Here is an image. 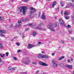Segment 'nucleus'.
I'll return each instance as SVG.
<instances>
[{"label":"nucleus","instance_id":"obj_1","mask_svg":"<svg viewBox=\"0 0 74 74\" xmlns=\"http://www.w3.org/2000/svg\"><path fill=\"white\" fill-rule=\"evenodd\" d=\"M19 10H20V12H22L23 15H25L26 13V6H21L19 7Z\"/></svg>","mask_w":74,"mask_h":74},{"label":"nucleus","instance_id":"obj_2","mask_svg":"<svg viewBox=\"0 0 74 74\" xmlns=\"http://www.w3.org/2000/svg\"><path fill=\"white\" fill-rule=\"evenodd\" d=\"M56 61H55L54 60H53L52 61V63H53V65L54 67L57 68L58 67V64L56 63Z\"/></svg>","mask_w":74,"mask_h":74},{"label":"nucleus","instance_id":"obj_3","mask_svg":"<svg viewBox=\"0 0 74 74\" xmlns=\"http://www.w3.org/2000/svg\"><path fill=\"white\" fill-rule=\"evenodd\" d=\"M59 22L60 24L61 25H64V27H66V25L65 23H64V22H63V21L62 20V19H60L59 20Z\"/></svg>","mask_w":74,"mask_h":74},{"label":"nucleus","instance_id":"obj_4","mask_svg":"<svg viewBox=\"0 0 74 74\" xmlns=\"http://www.w3.org/2000/svg\"><path fill=\"white\" fill-rule=\"evenodd\" d=\"M37 57L39 59L43 58V55L42 54H39L37 55Z\"/></svg>","mask_w":74,"mask_h":74},{"label":"nucleus","instance_id":"obj_5","mask_svg":"<svg viewBox=\"0 0 74 74\" xmlns=\"http://www.w3.org/2000/svg\"><path fill=\"white\" fill-rule=\"evenodd\" d=\"M8 69L10 71H14L15 70V68L12 67H8Z\"/></svg>","mask_w":74,"mask_h":74},{"label":"nucleus","instance_id":"obj_6","mask_svg":"<svg viewBox=\"0 0 74 74\" xmlns=\"http://www.w3.org/2000/svg\"><path fill=\"white\" fill-rule=\"evenodd\" d=\"M30 60H29L26 62L25 61H23L22 62L23 63L25 64H29L30 63Z\"/></svg>","mask_w":74,"mask_h":74},{"label":"nucleus","instance_id":"obj_7","mask_svg":"<svg viewBox=\"0 0 74 74\" xmlns=\"http://www.w3.org/2000/svg\"><path fill=\"white\" fill-rule=\"evenodd\" d=\"M28 47L29 49H30L31 48L34 47V45H33L32 44H29L28 45Z\"/></svg>","mask_w":74,"mask_h":74},{"label":"nucleus","instance_id":"obj_8","mask_svg":"<svg viewBox=\"0 0 74 74\" xmlns=\"http://www.w3.org/2000/svg\"><path fill=\"white\" fill-rule=\"evenodd\" d=\"M52 26V23H50L48 25H47V27L48 29H51Z\"/></svg>","mask_w":74,"mask_h":74},{"label":"nucleus","instance_id":"obj_9","mask_svg":"<svg viewBox=\"0 0 74 74\" xmlns=\"http://www.w3.org/2000/svg\"><path fill=\"white\" fill-rule=\"evenodd\" d=\"M66 67L69 68L70 69H72V66L71 65H66Z\"/></svg>","mask_w":74,"mask_h":74},{"label":"nucleus","instance_id":"obj_10","mask_svg":"<svg viewBox=\"0 0 74 74\" xmlns=\"http://www.w3.org/2000/svg\"><path fill=\"white\" fill-rule=\"evenodd\" d=\"M45 58L46 59H49V57L47 55H44L43 56V58Z\"/></svg>","mask_w":74,"mask_h":74},{"label":"nucleus","instance_id":"obj_11","mask_svg":"<svg viewBox=\"0 0 74 74\" xmlns=\"http://www.w3.org/2000/svg\"><path fill=\"white\" fill-rule=\"evenodd\" d=\"M41 18L42 19L44 20V19H45V18H46V17H45V16L44 15V14H43L42 15V16Z\"/></svg>","mask_w":74,"mask_h":74},{"label":"nucleus","instance_id":"obj_12","mask_svg":"<svg viewBox=\"0 0 74 74\" xmlns=\"http://www.w3.org/2000/svg\"><path fill=\"white\" fill-rule=\"evenodd\" d=\"M6 32V31L5 30H2V29H0V32L2 33H5Z\"/></svg>","mask_w":74,"mask_h":74},{"label":"nucleus","instance_id":"obj_13","mask_svg":"<svg viewBox=\"0 0 74 74\" xmlns=\"http://www.w3.org/2000/svg\"><path fill=\"white\" fill-rule=\"evenodd\" d=\"M64 56H62L61 57H60L59 59H58V60H62L63 59H64Z\"/></svg>","mask_w":74,"mask_h":74},{"label":"nucleus","instance_id":"obj_14","mask_svg":"<svg viewBox=\"0 0 74 74\" xmlns=\"http://www.w3.org/2000/svg\"><path fill=\"white\" fill-rule=\"evenodd\" d=\"M42 66H48V65L44 62H43Z\"/></svg>","mask_w":74,"mask_h":74},{"label":"nucleus","instance_id":"obj_15","mask_svg":"<svg viewBox=\"0 0 74 74\" xmlns=\"http://www.w3.org/2000/svg\"><path fill=\"white\" fill-rule=\"evenodd\" d=\"M0 55L1 58H4V56H5V54H0Z\"/></svg>","mask_w":74,"mask_h":74},{"label":"nucleus","instance_id":"obj_16","mask_svg":"<svg viewBox=\"0 0 74 74\" xmlns=\"http://www.w3.org/2000/svg\"><path fill=\"white\" fill-rule=\"evenodd\" d=\"M68 14H69V13H68V12H67V11H66L64 12V15H67Z\"/></svg>","mask_w":74,"mask_h":74},{"label":"nucleus","instance_id":"obj_17","mask_svg":"<svg viewBox=\"0 0 74 74\" xmlns=\"http://www.w3.org/2000/svg\"><path fill=\"white\" fill-rule=\"evenodd\" d=\"M56 4V1H54L53 3V7H54V6Z\"/></svg>","mask_w":74,"mask_h":74},{"label":"nucleus","instance_id":"obj_18","mask_svg":"<svg viewBox=\"0 0 74 74\" xmlns=\"http://www.w3.org/2000/svg\"><path fill=\"white\" fill-rule=\"evenodd\" d=\"M0 19H1V21H4V17H1V18Z\"/></svg>","mask_w":74,"mask_h":74},{"label":"nucleus","instance_id":"obj_19","mask_svg":"<svg viewBox=\"0 0 74 74\" xmlns=\"http://www.w3.org/2000/svg\"><path fill=\"white\" fill-rule=\"evenodd\" d=\"M0 48L1 49L3 48V46L2 44H0Z\"/></svg>","mask_w":74,"mask_h":74},{"label":"nucleus","instance_id":"obj_20","mask_svg":"<svg viewBox=\"0 0 74 74\" xmlns=\"http://www.w3.org/2000/svg\"><path fill=\"white\" fill-rule=\"evenodd\" d=\"M36 29H38L39 30H41V27H36L35 28Z\"/></svg>","mask_w":74,"mask_h":74},{"label":"nucleus","instance_id":"obj_21","mask_svg":"<svg viewBox=\"0 0 74 74\" xmlns=\"http://www.w3.org/2000/svg\"><path fill=\"white\" fill-rule=\"evenodd\" d=\"M54 26L55 27H57V26H58V24L56 23H55L54 24Z\"/></svg>","mask_w":74,"mask_h":74},{"label":"nucleus","instance_id":"obj_22","mask_svg":"<svg viewBox=\"0 0 74 74\" xmlns=\"http://www.w3.org/2000/svg\"><path fill=\"white\" fill-rule=\"evenodd\" d=\"M60 66L61 67H63V66H64V63H61L60 64Z\"/></svg>","mask_w":74,"mask_h":74},{"label":"nucleus","instance_id":"obj_23","mask_svg":"<svg viewBox=\"0 0 74 74\" xmlns=\"http://www.w3.org/2000/svg\"><path fill=\"white\" fill-rule=\"evenodd\" d=\"M64 17L66 19H69V16H65Z\"/></svg>","mask_w":74,"mask_h":74},{"label":"nucleus","instance_id":"obj_24","mask_svg":"<svg viewBox=\"0 0 74 74\" xmlns=\"http://www.w3.org/2000/svg\"><path fill=\"white\" fill-rule=\"evenodd\" d=\"M50 29L52 32H55V29H54L53 28H51Z\"/></svg>","mask_w":74,"mask_h":74},{"label":"nucleus","instance_id":"obj_25","mask_svg":"<svg viewBox=\"0 0 74 74\" xmlns=\"http://www.w3.org/2000/svg\"><path fill=\"white\" fill-rule=\"evenodd\" d=\"M18 25H16L14 27V29H16L17 28V27H18Z\"/></svg>","mask_w":74,"mask_h":74},{"label":"nucleus","instance_id":"obj_26","mask_svg":"<svg viewBox=\"0 0 74 74\" xmlns=\"http://www.w3.org/2000/svg\"><path fill=\"white\" fill-rule=\"evenodd\" d=\"M33 35L34 36H36V32H33Z\"/></svg>","mask_w":74,"mask_h":74},{"label":"nucleus","instance_id":"obj_27","mask_svg":"<svg viewBox=\"0 0 74 74\" xmlns=\"http://www.w3.org/2000/svg\"><path fill=\"white\" fill-rule=\"evenodd\" d=\"M32 64H33L36 65V64H37V62H33Z\"/></svg>","mask_w":74,"mask_h":74},{"label":"nucleus","instance_id":"obj_28","mask_svg":"<svg viewBox=\"0 0 74 74\" xmlns=\"http://www.w3.org/2000/svg\"><path fill=\"white\" fill-rule=\"evenodd\" d=\"M44 25V24L43 23H41L40 24H39L38 25L40 26H42V25Z\"/></svg>","mask_w":74,"mask_h":74},{"label":"nucleus","instance_id":"obj_29","mask_svg":"<svg viewBox=\"0 0 74 74\" xmlns=\"http://www.w3.org/2000/svg\"><path fill=\"white\" fill-rule=\"evenodd\" d=\"M0 36L1 37H4V35L1 33H0Z\"/></svg>","mask_w":74,"mask_h":74},{"label":"nucleus","instance_id":"obj_30","mask_svg":"<svg viewBox=\"0 0 74 74\" xmlns=\"http://www.w3.org/2000/svg\"><path fill=\"white\" fill-rule=\"evenodd\" d=\"M16 44L17 46H19V45H20V44H19V42L16 43Z\"/></svg>","mask_w":74,"mask_h":74},{"label":"nucleus","instance_id":"obj_31","mask_svg":"<svg viewBox=\"0 0 74 74\" xmlns=\"http://www.w3.org/2000/svg\"><path fill=\"white\" fill-rule=\"evenodd\" d=\"M68 33H69V34H71L72 32V31L71 30H68Z\"/></svg>","mask_w":74,"mask_h":74},{"label":"nucleus","instance_id":"obj_32","mask_svg":"<svg viewBox=\"0 0 74 74\" xmlns=\"http://www.w3.org/2000/svg\"><path fill=\"white\" fill-rule=\"evenodd\" d=\"M28 25L29 26H33V23L32 24H29Z\"/></svg>","mask_w":74,"mask_h":74},{"label":"nucleus","instance_id":"obj_33","mask_svg":"<svg viewBox=\"0 0 74 74\" xmlns=\"http://www.w3.org/2000/svg\"><path fill=\"white\" fill-rule=\"evenodd\" d=\"M43 63V62H39V63L40 64V65H41L42 66V64Z\"/></svg>","mask_w":74,"mask_h":74},{"label":"nucleus","instance_id":"obj_34","mask_svg":"<svg viewBox=\"0 0 74 74\" xmlns=\"http://www.w3.org/2000/svg\"><path fill=\"white\" fill-rule=\"evenodd\" d=\"M6 56H8V55H9V53H8V52H7L6 53Z\"/></svg>","mask_w":74,"mask_h":74},{"label":"nucleus","instance_id":"obj_35","mask_svg":"<svg viewBox=\"0 0 74 74\" xmlns=\"http://www.w3.org/2000/svg\"><path fill=\"white\" fill-rule=\"evenodd\" d=\"M34 13V12L33 11H31L30 12V14H33Z\"/></svg>","mask_w":74,"mask_h":74},{"label":"nucleus","instance_id":"obj_36","mask_svg":"<svg viewBox=\"0 0 74 74\" xmlns=\"http://www.w3.org/2000/svg\"><path fill=\"white\" fill-rule=\"evenodd\" d=\"M21 52V50L19 49L17 51V53H19V52Z\"/></svg>","mask_w":74,"mask_h":74},{"label":"nucleus","instance_id":"obj_37","mask_svg":"<svg viewBox=\"0 0 74 74\" xmlns=\"http://www.w3.org/2000/svg\"><path fill=\"white\" fill-rule=\"evenodd\" d=\"M36 25L35 23H32V26H36Z\"/></svg>","mask_w":74,"mask_h":74},{"label":"nucleus","instance_id":"obj_38","mask_svg":"<svg viewBox=\"0 0 74 74\" xmlns=\"http://www.w3.org/2000/svg\"><path fill=\"white\" fill-rule=\"evenodd\" d=\"M29 20V19L28 18H27L25 19L26 21H28Z\"/></svg>","mask_w":74,"mask_h":74},{"label":"nucleus","instance_id":"obj_39","mask_svg":"<svg viewBox=\"0 0 74 74\" xmlns=\"http://www.w3.org/2000/svg\"><path fill=\"white\" fill-rule=\"evenodd\" d=\"M67 28H69L70 27H71V26H70V25H68L67 26Z\"/></svg>","mask_w":74,"mask_h":74},{"label":"nucleus","instance_id":"obj_40","mask_svg":"<svg viewBox=\"0 0 74 74\" xmlns=\"http://www.w3.org/2000/svg\"><path fill=\"white\" fill-rule=\"evenodd\" d=\"M41 44V42H38V43L37 44V45H39V44Z\"/></svg>","mask_w":74,"mask_h":74},{"label":"nucleus","instance_id":"obj_41","mask_svg":"<svg viewBox=\"0 0 74 74\" xmlns=\"http://www.w3.org/2000/svg\"><path fill=\"white\" fill-rule=\"evenodd\" d=\"M29 29V28H27L26 29V32H27L28 31V30Z\"/></svg>","mask_w":74,"mask_h":74},{"label":"nucleus","instance_id":"obj_42","mask_svg":"<svg viewBox=\"0 0 74 74\" xmlns=\"http://www.w3.org/2000/svg\"><path fill=\"white\" fill-rule=\"evenodd\" d=\"M60 43H61V44H64V42L63 41H61L60 42Z\"/></svg>","mask_w":74,"mask_h":74},{"label":"nucleus","instance_id":"obj_43","mask_svg":"<svg viewBox=\"0 0 74 74\" xmlns=\"http://www.w3.org/2000/svg\"><path fill=\"white\" fill-rule=\"evenodd\" d=\"M18 23H21V21L19 20L18 21Z\"/></svg>","mask_w":74,"mask_h":74},{"label":"nucleus","instance_id":"obj_44","mask_svg":"<svg viewBox=\"0 0 74 74\" xmlns=\"http://www.w3.org/2000/svg\"><path fill=\"white\" fill-rule=\"evenodd\" d=\"M13 58L14 59H15V60H17V58H16L15 57H14Z\"/></svg>","mask_w":74,"mask_h":74},{"label":"nucleus","instance_id":"obj_45","mask_svg":"<svg viewBox=\"0 0 74 74\" xmlns=\"http://www.w3.org/2000/svg\"><path fill=\"white\" fill-rule=\"evenodd\" d=\"M69 5H72V4L71 3H68Z\"/></svg>","mask_w":74,"mask_h":74},{"label":"nucleus","instance_id":"obj_46","mask_svg":"<svg viewBox=\"0 0 74 74\" xmlns=\"http://www.w3.org/2000/svg\"><path fill=\"white\" fill-rule=\"evenodd\" d=\"M22 37V38H24L25 37V35H24V34H23Z\"/></svg>","mask_w":74,"mask_h":74},{"label":"nucleus","instance_id":"obj_47","mask_svg":"<svg viewBox=\"0 0 74 74\" xmlns=\"http://www.w3.org/2000/svg\"><path fill=\"white\" fill-rule=\"evenodd\" d=\"M70 6H66V7H65V8H70Z\"/></svg>","mask_w":74,"mask_h":74},{"label":"nucleus","instance_id":"obj_48","mask_svg":"<svg viewBox=\"0 0 74 74\" xmlns=\"http://www.w3.org/2000/svg\"><path fill=\"white\" fill-rule=\"evenodd\" d=\"M29 0H23V1L24 2H26V1H28Z\"/></svg>","mask_w":74,"mask_h":74},{"label":"nucleus","instance_id":"obj_49","mask_svg":"<svg viewBox=\"0 0 74 74\" xmlns=\"http://www.w3.org/2000/svg\"><path fill=\"white\" fill-rule=\"evenodd\" d=\"M67 62L68 63H69V62H70V60L69 59L68 60Z\"/></svg>","mask_w":74,"mask_h":74},{"label":"nucleus","instance_id":"obj_50","mask_svg":"<svg viewBox=\"0 0 74 74\" xmlns=\"http://www.w3.org/2000/svg\"><path fill=\"white\" fill-rule=\"evenodd\" d=\"M38 73H39V71H37L36 72V74H37V73L38 74Z\"/></svg>","mask_w":74,"mask_h":74},{"label":"nucleus","instance_id":"obj_51","mask_svg":"<svg viewBox=\"0 0 74 74\" xmlns=\"http://www.w3.org/2000/svg\"><path fill=\"white\" fill-rule=\"evenodd\" d=\"M55 53H53L52 54V56H54V55H55Z\"/></svg>","mask_w":74,"mask_h":74},{"label":"nucleus","instance_id":"obj_52","mask_svg":"<svg viewBox=\"0 0 74 74\" xmlns=\"http://www.w3.org/2000/svg\"><path fill=\"white\" fill-rule=\"evenodd\" d=\"M38 45L37 44L36 45H34V47H38Z\"/></svg>","mask_w":74,"mask_h":74},{"label":"nucleus","instance_id":"obj_53","mask_svg":"<svg viewBox=\"0 0 74 74\" xmlns=\"http://www.w3.org/2000/svg\"><path fill=\"white\" fill-rule=\"evenodd\" d=\"M13 26H14V25H10L11 27H13Z\"/></svg>","mask_w":74,"mask_h":74},{"label":"nucleus","instance_id":"obj_54","mask_svg":"<svg viewBox=\"0 0 74 74\" xmlns=\"http://www.w3.org/2000/svg\"><path fill=\"white\" fill-rule=\"evenodd\" d=\"M63 11H61V14L63 15Z\"/></svg>","mask_w":74,"mask_h":74},{"label":"nucleus","instance_id":"obj_55","mask_svg":"<svg viewBox=\"0 0 74 74\" xmlns=\"http://www.w3.org/2000/svg\"><path fill=\"white\" fill-rule=\"evenodd\" d=\"M18 27H21V25H18Z\"/></svg>","mask_w":74,"mask_h":74},{"label":"nucleus","instance_id":"obj_56","mask_svg":"<svg viewBox=\"0 0 74 74\" xmlns=\"http://www.w3.org/2000/svg\"><path fill=\"white\" fill-rule=\"evenodd\" d=\"M33 9L34 8H31L30 9L31 10H33Z\"/></svg>","mask_w":74,"mask_h":74},{"label":"nucleus","instance_id":"obj_57","mask_svg":"<svg viewBox=\"0 0 74 74\" xmlns=\"http://www.w3.org/2000/svg\"><path fill=\"white\" fill-rule=\"evenodd\" d=\"M33 11H35V12H36V10L35 9H33Z\"/></svg>","mask_w":74,"mask_h":74},{"label":"nucleus","instance_id":"obj_58","mask_svg":"<svg viewBox=\"0 0 74 74\" xmlns=\"http://www.w3.org/2000/svg\"><path fill=\"white\" fill-rule=\"evenodd\" d=\"M1 62V58L0 57V63Z\"/></svg>","mask_w":74,"mask_h":74},{"label":"nucleus","instance_id":"obj_59","mask_svg":"<svg viewBox=\"0 0 74 74\" xmlns=\"http://www.w3.org/2000/svg\"><path fill=\"white\" fill-rule=\"evenodd\" d=\"M72 40H74V38L73 37H72L71 38Z\"/></svg>","mask_w":74,"mask_h":74},{"label":"nucleus","instance_id":"obj_60","mask_svg":"<svg viewBox=\"0 0 74 74\" xmlns=\"http://www.w3.org/2000/svg\"><path fill=\"white\" fill-rule=\"evenodd\" d=\"M71 61H73V59L72 58H71Z\"/></svg>","mask_w":74,"mask_h":74},{"label":"nucleus","instance_id":"obj_61","mask_svg":"<svg viewBox=\"0 0 74 74\" xmlns=\"http://www.w3.org/2000/svg\"><path fill=\"white\" fill-rule=\"evenodd\" d=\"M39 15H41V12H40L39 13Z\"/></svg>","mask_w":74,"mask_h":74},{"label":"nucleus","instance_id":"obj_62","mask_svg":"<svg viewBox=\"0 0 74 74\" xmlns=\"http://www.w3.org/2000/svg\"><path fill=\"white\" fill-rule=\"evenodd\" d=\"M64 4H63V5H61V6L63 7V6H64Z\"/></svg>","mask_w":74,"mask_h":74},{"label":"nucleus","instance_id":"obj_63","mask_svg":"<svg viewBox=\"0 0 74 74\" xmlns=\"http://www.w3.org/2000/svg\"><path fill=\"white\" fill-rule=\"evenodd\" d=\"M60 4H63V2H62V1L61 2Z\"/></svg>","mask_w":74,"mask_h":74},{"label":"nucleus","instance_id":"obj_64","mask_svg":"<svg viewBox=\"0 0 74 74\" xmlns=\"http://www.w3.org/2000/svg\"><path fill=\"white\" fill-rule=\"evenodd\" d=\"M72 6L73 7H74V4L72 5Z\"/></svg>","mask_w":74,"mask_h":74}]
</instances>
